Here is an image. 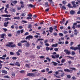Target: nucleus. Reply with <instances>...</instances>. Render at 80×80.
Instances as JSON below:
<instances>
[{
    "instance_id": "nucleus-54",
    "label": "nucleus",
    "mask_w": 80,
    "mask_h": 80,
    "mask_svg": "<svg viewBox=\"0 0 80 80\" xmlns=\"http://www.w3.org/2000/svg\"><path fill=\"white\" fill-rule=\"evenodd\" d=\"M29 33H28V32H26L25 33L24 35L26 36V35H29Z\"/></svg>"
},
{
    "instance_id": "nucleus-42",
    "label": "nucleus",
    "mask_w": 80,
    "mask_h": 80,
    "mask_svg": "<svg viewBox=\"0 0 80 80\" xmlns=\"http://www.w3.org/2000/svg\"><path fill=\"white\" fill-rule=\"evenodd\" d=\"M55 56H56V57L57 58H59V57H60V55H59V54H57Z\"/></svg>"
},
{
    "instance_id": "nucleus-28",
    "label": "nucleus",
    "mask_w": 80,
    "mask_h": 80,
    "mask_svg": "<svg viewBox=\"0 0 80 80\" xmlns=\"http://www.w3.org/2000/svg\"><path fill=\"white\" fill-rule=\"evenodd\" d=\"M65 62V59H62L61 60V63H64Z\"/></svg>"
},
{
    "instance_id": "nucleus-14",
    "label": "nucleus",
    "mask_w": 80,
    "mask_h": 80,
    "mask_svg": "<svg viewBox=\"0 0 80 80\" xmlns=\"http://www.w3.org/2000/svg\"><path fill=\"white\" fill-rule=\"evenodd\" d=\"M20 15L21 17H25L26 13L25 12H22Z\"/></svg>"
},
{
    "instance_id": "nucleus-45",
    "label": "nucleus",
    "mask_w": 80,
    "mask_h": 80,
    "mask_svg": "<svg viewBox=\"0 0 80 80\" xmlns=\"http://www.w3.org/2000/svg\"><path fill=\"white\" fill-rule=\"evenodd\" d=\"M73 43H74L73 42H71L69 45L70 46H72V45H73Z\"/></svg>"
},
{
    "instance_id": "nucleus-13",
    "label": "nucleus",
    "mask_w": 80,
    "mask_h": 80,
    "mask_svg": "<svg viewBox=\"0 0 80 80\" xmlns=\"http://www.w3.org/2000/svg\"><path fill=\"white\" fill-rule=\"evenodd\" d=\"M2 73H4V74H7V71L5 70H2L1 71Z\"/></svg>"
},
{
    "instance_id": "nucleus-10",
    "label": "nucleus",
    "mask_w": 80,
    "mask_h": 80,
    "mask_svg": "<svg viewBox=\"0 0 80 80\" xmlns=\"http://www.w3.org/2000/svg\"><path fill=\"white\" fill-rule=\"evenodd\" d=\"M70 14H71V15H73L74 14H75V11L73 10H71L70 11Z\"/></svg>"
},
{
    "instance_id": "nucleus-30",
    "label": "nucleus",
    "mask_w": 80,
    "mask_h": 80,
    "mask_svg": "<svg viewBox=\"0 0 80 80\" xmlns=\"http://www.w3.org/2000/svg\"><path fill=\"white\" fill-rule=\"evenodd\" d=\"M20 30L17 31V34L20 35Z\"/></svg>"
},
{
    "instance_id": "nucleus-7",
    "label": "nucleus",
    "mask_w": 80,
    "mask_h": 80,
    "mask_svg": "<svg viewBox=\"0 0 80 80\" xmlns=\"http://www.w3.org/2000/svg\"><path fill=\"white\" fill-rule=\"evenodd\" d=\"M28 7H31V8H35V5H32V4H30L28 5Z\"/></svg>"
},
{
    "instance_id": "nucleus-16",
    "label": "nucleus",
    "mask_w": 80,
    "mask_h": 80,
    "mask_svg": "<svg viewBox=\"0 0 80 80\" xmlns=\"http://www.w3.org/2000/svg\"><path fill=\"white\" fill-rule=\"evenodd\" d=\"M58 45V43H56L55 44H53L52 45V47H57Z\"/></svg>"
},
{
    "instance_id": "nucleus-58",
    "label": "nucleus",
    "mask_w": 80,
    "mask_h": 80,
    "mask_svg": "<svg viewBox=\"0 0 80 80\" xmlns=\"http://www.w3.org/2000/svg\"><path fill=\"white\" fill-rule=\"evenodd\" d=\"M17 10H21V7H18L17 8Z\"/></svg>"
},
{
    "instance_id": "nucleus-27",
    "label": "nucleus",
    "mask_w": 80,
    "mask_h": 80,
    "mask_svg": "<svg viewBox=\"0 0 80 80\" xmlns=\"http://www.w3.org/2000/svg\"><path fill=\"white\" fill-rule=\"evenodd\" d=\"M8 43L9 46L11 47V45H12V44H13V42H9Z\"/></svg>"
},
{
    "instance_id": "nucleus-53",
    "label": "nucleus",
    "mask_w": 80,
    "mask_h": 80,
    "mask_svg": "<svg viewBox=\"0 0 80 80\" xmlns=\"http://www.w3.org/2000/svg\"><path fill=\"white\" fill-rule=\"evenodd\" d=\"M26 67H27V68H29L30 66H29V65H28V64H26Z\"/></svg>"
},
{
    "instance_id": "nucleus-39",
    "label": "nucleus",
    "mask_w": 80,
    "mask_h": 80,
    "mask_svg": "<svg viewBox=\"0 0 80 80\" xmlns=\"http://www.w3.org/2000/svg\"><path fill=\"white\" fill-rule=\"evenodd\" d=\"M8 20H11V18H5V21H7Z\"/></svg>"
},
{
    "instance_id": "nucleus-35",
    "label": "nucleus",
    "mask_w": 80,
    "mask_h": 80,
    "mask_svg": "<svg viewBox=\"0 0 80 80\" xmlns=\"http://www.w3.org/2000/svg\"><path fill=\"white\" fill-rule=\"evenodd\" d=\"M20 73H25V71L21 70L20 71Z\"/></svg>"
},
{
    "instance_id": "nucleus-41",
    "label": "nucleus",
    "mask_w": 80,
    "mask_h": 80,
    "mask_svg": "<svg viewBox=\"0 0 80 80\" xmlns=\"http://www.w3.org/2000/svg\"><path fill=\"white\" fill-rule=\"evenodd\" d=\"M9 4H7L6 6V8H9Z\"/></svg>"
},
{
    "instance_id": "nucleus-9",
    "label": "nucleus",
    "mask_w": 80,
    "mask_h": 80,
    "mask_svg": "<svg viewBox=\"0 0 80 80\" xmlns=\"http://www.w3.org/2000/svg\"><path fill=\"white\" fill-rule=\"evenodd\" d=\"M70 50H74V51L77 50V49H76V47H74L73 46L70 47Z\"/></svg>"
},
{
    "instance_id": "nucleus-46",
    "label": "nucleus",
    "mask_w": 80,
    "mask_h": 80,
    "mask_svg": "<svg viewBox=\"0 0 80 80\" xmlns=\"http://www.w3.org/2000/svg\"><path fill=\"white\" fill-rule=\"evenodd\" d=\"M67 78H71V76L70 75H67Z\"/></svg>"
},
{
    "instance_id": "nucleus-4",
    "label": "nucleus",
    "mask_w": 80,
    "mask_h": 80,
    "mask_svg": "<svg viewBox=\"0 0 80 80\" xmlns=\"http://www.w3.org/2000/svg\"><path fill=\"white\" fill-rule=\"evenodd\" d=\"M64 52H65L66 54L67 55H70L71 54V52H70V51H68V49H64Z\"/></svg>"
},
{
    "instance_id": "nucleus-23",
    "label": "nucleus",
    "mask_w": 80,
    "mask_h": 80,
    "mask_svg": "<svg viewBox=\"0 0 80 80\" xmlns=\"http://www.w3.org/2000/svg\"><path fill=\"white\" fill-rule=\"evenodd\" d=\"M8 9V8H5L4 11H5L6 13H8V11H7V10Z\"/></svg>"
},
{
    "instance_id": "nucleus-31",
    "label": "nucleus",
    "mask_w": 80,
    "mask_h": 80,
    "mask_svg": "<svg viewBox=\"0 0 80 80\" xmlns=\"http://www.w3.org/2000/svg\"><path fill=\"white\" fill-rule=\"evenodd\" d=\"M51 57L52 58H53L54 59H55V58H56V56L53 55L51 56Z\"/></svg>"
},
{
    "instance_id": "nucleus-25",
    "label": "nucleus",
    "mask_w": 80,
    "mask_h": 80,
    "mask_svg": "<svg viewBox=\"0 0 80 80\" xmlns=\"http://www.w3.org/2000/svg\"><path fill=\"white\" fill-rule=\"evenodd\" d=\"M32 27V25L30 24L28 25V28H31Z\"/></svg>"
},
{
    "instance_id": "nucleus-51",
    "label": "nucleus",
    "mask_w": 80,
    "mask_h": 80,
    "mask_svg": "<svg viewBox=\"0 0 80 80\" xmlns=\"http://www.w3.org/2000/svg\"><path fill=\"white\" fill-rule=\"evenodd\" d=\"M59 36H61V37H63V34L62 33H59Z\"/></svg>"
},
{
    "instance_id": "nucleus-57",
    "label": "nucleus",
    "mask_w": 80,
    "mask_h": 80,
    "mask_svg": "<svg viewBox=\"0 0 80 80\" xmlns=\"http://www.w3.org/2000/svg\"><path fill=\"white\" fill-rule=\"evenodd\" d=\"M53 35H54V36H56V35H57V33L54 32L53 33Z\"/></svg>"
},
{
    "instance_id": "nucleus-62",
    "label": "nucleus",
    "mask_w": 80,
    "mask_h": 80,
    "mask_svg": "<svg viewBox=\"0 0 80 80\" xmlns=\"http://www.w3.org/2000/svg\"><path fill=\"white\" fill-rule=\"evenodd\" d=\"M28 17H32V14L31 13H29L28 14Z\"/></svg>"
},
{
    "instance_id": "nucleus-29",
    "label": "nucleus",
    "mask_w": 80,
    "mask_h": 80,
    "mask_svg": "<svg viewBox=\"0 0 80 80\" xmlns=\"http://www.w3.org/2000/svg\"><path fill=\"white\" fill-rule=\"evenodd\" d=\"M64 75H65V73H64V72H62V73H61V77H63L64 76Z\"/></svg>"
},
{
    "instance_id": "nucleus-11",
    "label": "nucleus",
    "mask_w": 80,
    "mask_h": 80,
    "mask_svg": "<svg viewBox=\"0 0 80 80\" xmlns=\"http://www.w3.org/2000/svg\"><path fill=\"white\" fill-rule=\"evenodd\" d=\"M53 28H52V27H51L49 28V30L48 31L50 32V33H52L53 31Z\"/></svg>"
},
{
    "instance_id": "nucleus-17",
    "label": "nucleus",
    "mask_w": 80,
    "mask_h": 80,
    "mask_svg": "<svg viewBox=\"0 0 80 80\" xmlns=\"http://www.w3.org/2000/svg\"><path fill=\"white\" fill-rule=\"evenodd\" d=\"M65 22V20L64 19H63L62 21H60V23L62 25V24H64V22Z\"/></svg>"
},
{
    "instance_id": "nucleus-21",
    "label": "nucleus",
    "mask_w": 80,
    "mask_h": 80,
    "mask_svg": "<svg viewBox=\"0 0 80 80\" xmlns=\"http://www.w3.org/2000/svg\"><path fill=\"white\" fill-rule=\"evenodd\" d=\"M67 57H68L71 59V60H74V57H72L71 56H67Z\"/></svg>"
},
{
    "instance_id": "nucleus-12",
    "label": "nucleus",
    "mask_w": 80,
    "mask_h": 80,
    "mask_svg": "<svg viewBox=\"0 0 80 80\" xmlns=\"http://www.w3.org/2000/svg\"><path fill=\"white\" fill-rule=\"evenodd\" d=\"M1 37V38H5V34H3L0 35Z\"/></svg>"
},
{
    "instance_id": "nucleus-34",
    "label": "nucleus",
    "mask_w": 80,
    "mask_h": 80,
    "mask_svg": "<svg viewBox=\"0 0 80 80\" xmlns=\"http://www.w3.org/2000/svg\"><path fill=\"white\" fill-rule=\"evenodd\" d=\"M54 51H55V52H57L58 50V49L57 48H55L54 49Z\"/></svg>"
},
{
    "instance_id": "nucleus-60",
    "label": "nucleus",
    "mask_w": 80,
    "mask_h": 80,
    "mask_svg": "<svg viewBox=\"0 0 80 80\" xmlns=\"http://www.w3.org/2000/svg\"><path fill=\"white\" fill-rule=\"evenodd\" d=\"M41 72H45V69H43V70H41Z\"/></svg>"
},
{
    "instance_id": "nucleus-22",
    "label": "nucleus",
    "mask_w": 80,
    "mask_h": 80,
    "mask_svg": "<svg viewBox=\"0 0 80 80\" xmlns=\"http://www.w3.org/2000/svg\"><path fill=\"white\" fill-rule=\"evenodd\" d=\"M20 18V17H15L13 18V19H14V20H15V19H19V20Z\"/></svg>"
},
{
    "instance_id": "nucleus-33",
    "label": "nucleus",
    "mask_w": 80,
    "mask_h": 80,
    "mask_svg": "<svg viewBox=\"0 0 80 80\" xmlns=\"http://www.w3.org/2000/svg\"><path fill=\"white\" fill-rule=\"evenodd\" d=\"M72 55H74L75 54V52L74 51H72L71 52Z\"/></svg>"
},
{
    "instance_id": "nucleus-50",
    "label": "nucleus",
    "mask_w": 80,
    "mask_h": 80,
    "mask_svg": "<svg viewBox=\"0 0 80 80\" xmlns=\"http://www.w3.org/2000/svg\"><path fill=\"white\" fill-rule=\"evenodd\" d=\"M24 6L25 5H24V4H22L21 5V8H23Z\"/></svg>"
},
{
    "instance_id": "nucleus-15",
    "label": "nucleus",
    "mask_w": 80,
    "mask_h": 80,
    "mask_svg": "<svg viewBox=\"0 0 80 80\" xmlns=\"http://www.w3.org/2000/svg\"><path fill=\"white\" fill-rule=\"evenodd\" d=\"M15 65H17L18 67H20V63H19V62H16L15 64Z\"/></svg>"
},
{
    "instance_id": "nucleus-55",
    "label": "nucleus",
    "mask_w": 80,
    "mask_h": 80,
    "mask_svg": "<svg viewBox=\"0 0 80 80\" xmlns=\"http://www.w3.org/2000/svg\"><path fill=\"white\" fill-rule=\"evenodd\" d=\"M44 43H47V42H48V40H46L44 41Z\"/></svg>"
},
{
    "instance_id": "nucleus-48",
    "label": "nucleus",
    "mask_w": 80,
    "mask_h": 80,
    "mask_svg": "<svg viewBox=\"0 0 80 80\" xmlns=\"http://www.w3.org/2000/svg\"><path fill=\"white\" fill-rule=\"evenodd\" d=\"M16 47L15 44L12 45L11 46V47Z\"/></svg>"
},
{
    "instance_id": "nucleus-18",
    "label": "nucleus",
    "mask_w": 80,
    "mask_h": 80,
    "mask_svg": "<svg viewBox=\"0 0 80 80\" xmlns=\"http://www.w3.org/2000/svg\"><path fill=\"white\" fill-rule=\"evenodd\" d=\"M52 63L53 64V65L54 66H57V65L58 64V63H57L53 61H52Z\"/></svg>"
},
{
    "instance_id": "nucleus-3",
    "label": "nucleus",
    "mask_w": 80,
    "mask_h": 80,
    "mask_svg": "<svg viewBox=\"0 0 80 80\" xmlns=\"http://www.w3.org/2000/svg\"><path fill=\"white\" fill-rule=\"evenodd\" d=\"M64 71L66 72H68V73H72V72L73 70H70V69H64Z\"/></svg>"
},
{
    "instance_id": "nucleus-1",
    "label": "nucleus",
    "mask_w": 80,
    "mask_h": 80,
    "mask_svg": "<svg viewBox=\"0 0 80 80\" xmlns=\"http://www.w3.org/2000/svg\"><path fill=\"white\" fill-rule=\"evenodd\" d=\"M71 3L73 5V6H71V4L70 3H68V7L69 8H76L77 7H78V5H76V4H75V1H72L71 2Z\"/></svg>"
},
{
    "instance_id": "nucleus-36",
    "label": "nucleus",
    "mask_w": 80,
    "mask_h": 80,
    "mask_svg": "<svg viewBox=\"0 0 80 80\" xmlns=\"http://www.w3.org/2000/svg\"><path fill=\"white\" fill-rule=\"evenodd\" d=\"M46 50H47V51H48V50H50V48L48 47H47L46 48Z\"/></svg>"
},
{
    "instance_id": "nucleus-5",
    "label": "nucleus",
    "mask_w": 80,
    "mask_h": 80,
    "mask_svg": "<svg viewBox=\"0 0 80 80\" xmlns=\"http://www.w3.org/2000/svg\"><path fill=\"white\" fill-rule=\"evenodd\" d=\"M26 40H27V39H33V36L32 35H29V36H28L27 37H26L25 38Z\"/></svg>"
},
{
    "instance_id": "nucleus-64",
    "label": "nucleus",
    "mask_w": 80,
    "mask_h": 80,
    "mask_svg": "<svg viewBox=\"0 0 80 80\" xmlns=\"http://www.w3.org/2000/svg\"><path fill=\"white\" fill-rule=\"evenodd\" d=\"M62 3H63V4H66V3H67V2H66L65 1H63Z\"/></svg>"
},
{
    "instance_id": "nucleus-63",
    "label": "nucleus",
    "mask_w": 80,
    "mask_h": 80,
    "mask_svg": "<svg viewBox=\"0 0 80 80\" xmlns=\"http://www.w3.org/2000/svg\"><path fill=\"white\" fill-rule=\"evenodd\" d=\"M22 22H23V23H27V22L24 20L22 21Z\"/></svg>"
},
{
    "instance_id": "nucleus-20",
    "label": "nucleus",
    "mask_w": 80,
    "mask_h": 80,
    "mask_svg": "<svg viewBox=\"0 0 80 80\" xmlns=\"http://www.w3.org/2000/svg\"><path fill=\"white\" fill-rule=\"evenodd\" d=\"M18 2L17 1L15 0V1H12V3H13V4H16V3H17Z\"/></svg>"
},
{
    "instance_id": "nucleus-19",
    "label": "nucleus",
    "mask_w": 80,
    "mask_h": 80,
    "mask_svg": "<svg viewBox=\"0 0 80 80\" xmlns=\"http://www.w3.org/2000/svg\"><path fill=\"white\" fill-rule=\"evenodd\" d=\"M45 5L46 7H49V5H48V2H46L45 3Z\"/></svg>"
},
{
    "instance_id": "nucleus-40",
    "label": "nucleus",
    "mask_w": 80,
    "mask_h": 80,
    "mask_svg": "<svg viewBox=\"0 0 80 80\" xmlns=\"http://www.w3.org/2000/svg\"><path fill=\"white\" fill-rule=\"evenodd\" d=\"M62 44H63V43H64V42H58V44L59 45H60V44H62Z\"/></svg>"
},
{
    "instance_id": "nucleus-49",
    "label": "nucleus",
    "mask_w": 80,
    "mask_h": 80,
    "mask_svg": "<svg viewBox=\"0 0 80 80\" xmlns=\"http://www.w3.org/2000/svg\"><path fill=\"white\" fill-rule=\"evenodd\" d=\"M68 33V32L67 31H64L63 32L64 34H67V33Z\"/></svg>"
},
{
    "instance_id": "nucleus-38",
    "label": "nucleus",
    "mask_w": 80,
    "mask_h": 80,
    "mask_svg": "<svg viewBox=\"0 0 80 80\" xmlns=\"http://www.w3.org/2000/svg\"><path fill=\"white\" fill-rule=\"evenodd\" d=\"M25 42H27V41L26 40L22 41H21V43H25Z\"/></svg>"
},
{
    "instance_id": "nucleus-6",
    "label": "nucleus",
    "mask_w": 80,
    "mask_h": 80,
    "mask_svg": "<svg viewBox=\"0 0 80 80\" xmlns=\"http://www.w3.org/2000/svg\"><path fill=\"white\" fill-rule=\"evenodd\" d=\"M24 46H26L27 47H29L30 46V42H27L26 43L24 44Z\"/></svg>"
},
{
    "instance_id": "nucleus-59",
    "label": "nucleus",
    "mask_w": 80,
    "mask_h": 80,
    "mask_svg": "<svg viewBox=\"0 0 80 80\" xmlns=\"http://www.w3.org/2000/svg\"><path fill=\"white\" fill-rule=\"evenodd\" d=\"M43 58H45V56H41L40 57V59Z\"/></svg>"
},
{
    "instance_id": "nucleus-2",
    "label": "nucleus",
    "mask_w": 80,
    "mask_h": 80,
    "mask_svg": "<svg viewBox=\"0 0 80 80\" xmlns=\"http://www.w3.org/2000/svg\"><path fill=\"white\" fill-rule=\"evenodd\" d=\"M36 75L35 74L33 73H28L27 74V76H28V77H35Z\"/></svg>"
},
{
    "instance_id": "nucleus-44",
    "label": "nucleus",
    "mask_w": 80,
    "mask_h": 80,
    "mask_svg": "<svg viewBox=\"0 0 80 80\" xmlns=\"http://www.w3.org/2000/svg\"><path fill=\"white\" fill-rule=\"evenodd\" d=\"M76 28H80V24H78L76 25Z\"/></svg>"
},
{
    "instance_id": "nucleus-24",
    "label": "nucleus",
    "mask_w": 80,
    "mask_h": 80,
    "mask_svg": "<svg viewBox=\"0 0 80 80\" xmlns=\"http://www.w3.org/2000/svg\"><path fill=\"white\" fill-rule=\"evenodd\" d=\"M49 3H50V4L52 3V6L53 7H54V6H55V5H54L55 4V3H54L52 1V2H50Z\"/></svg>"
},
{
    "instance_id": "nucleus-37",
    "label": "nucleus",
    "mask_w": 80,
    "mask_h": 80,
    "mask_svg": "<svg viewBox=\"0 0 80 80\" xmlns=\"http://www.w3.org/2000/svg\"><path fill=\"white\" fill-rule=\"evenodd\" d=\"M11 28L12 29H14V28H15V26L14 25H12L11 26Z\"/></svg>"
},
{
    "instance_id": "nucleus-56",
    "label": "nucleus",
    "mask_w": 80,
    "mask_h": 80,
    "mask_svg": "<svg viewBox=\"0 0 80 80\" xmlns=\"http://www.w3.org/2000/svg\"><path fill=\"white\" fill-rule=\"evenodd\" d=\"M68 23V20L66 22L65 24V26L67 25V23Z\"/></svg>"
},
{
    "instance_id": "nucleus-43",
    "label": "nucleus",
    "mask_w": 80,
    "mask_h": 80,
    "mask_svg": "<svg viewBox=\"0 0 80 80\" xmlns=\"http://www.w3.org/2000/svg\"><path fill=\"white\" fill-rule=\"evenodd\" d=\"M71 69H72V70H76L77 71V69L75 68H70Z\"/></svg>"
},
{
    "instance_id": "nucleus-47",
    "label": "nucleus",
    "mask_w": 80,
    "mask_h": 80,
    "mask_svg": "<svg viewBox=\"0 0 80 80\" xmlns=\"http://www.w3.org/2000/svg\"><path fill=\"white\" fill-rule=\"evenodd\" d=\"M10 54L11 55H14V53L12 52H10Z\"/></svg>"
},
{
    "instance_id": "nucleus-26",
    "label": "nucleus",
    "mask_w": 80,
    "mask_h": 80,
    "mask_svg": "<svg viewBox=\"0 0 80 80\" xmlns=\"http://www.w3.org/2000/svg\"><path fill=\"white\" fill-rule=\"evenodd\" d=\"M18 45L19 46V47H22V43H21L20 42H19V43L18 44Z\"/></svg>"
},
{
    "instance_id": "nucleus-32",
    "label": "nucleus",
    "mask_w": 80,
    "mask_h": 80,
    "mask_svg": "<svg viewBox=\"0 0 80 80\" xmlns=\"http://www.w3.org/2000/svg\"><path fill=\"white\" fill-rule=\"evenodd\" d=\"M46 60H47L49 61V62H50L51 61V59H50L48 57L46 58Z\"/></svg>"
},
{
    "instance_id": "nucleus-52",
    "label": "nucleus",
    "mask_w": 80,
    "mask_h": 80,
    "mask_svg": "<svg viewBox=\"0 0 80 80\" xmlns=\"http://www.w3.org/2000/svg\"><path fill=\"white\" fill-rule=\"evenodd\" d=\"M12 60H17V57H13L12 58Z\"/></svg>"
},
{
    "instance_id": "nucleus-8",
    "label": "nucleus",
    "mask_w": 80,
    "mask_h": 80,
    "mask_svg": "<svg viewBox=\"0 0 80 80\" xmlns=\"http://www.w3.org/2000/svg\"><path fill=\"white\" fill-rule=\"evenodd\" d=\"M9 23V22L8 21L7 22H5L4 23V26L5 27H8V24Z\"/></svg>"
},
{
    "instance_id": "nucleus-61",
    "label": "nucleus",
    "mask_w": 80,
    "mask_h": 80,
    "mask_svg": "<svg viewBox=\"0 0 80 80\" xmlns=\"http://www.w3.org/2000/svg\"><path fill=\"white\" fill-rule=\"evenodd\" d=\"M62 9H65V10L66 9V8L64 6H62Z\"/></svg>"
}]
</instances>
